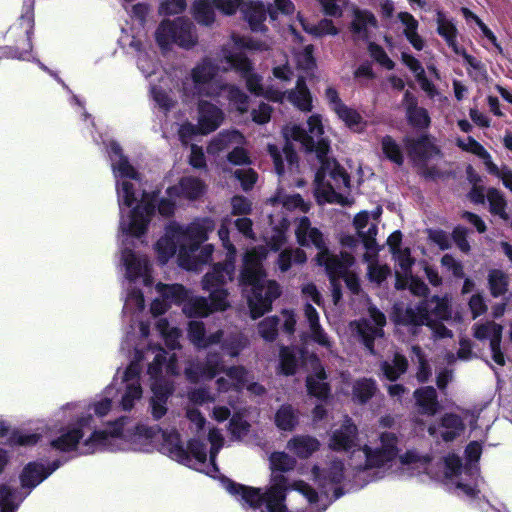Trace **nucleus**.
Instances as JSON below:
<instances>
[{
  "label": "nucleus",
  "mask_w": 512,
  "mask_h": 512,
  "mask_svg": "<svg viewBox=\"0 0 512 512\" xmlns=\"http://www.w3.org/2000/svg\"><path fill=\"white\" fill-rule=\"evenodd\" d=\"M407 123L416 130H426L431 125V118L428 110L424 107H417L405 113Z\"/></svg>",
  "instance_id": "obj_46"
},
{
  "label": "nucleus",
  "mask_w": 512,
  "mask_h": 512,
  "mask_svg": "<svg viewBox=\"0 0 512 512\" xmlns=\"http://www.w3.org/2000/svg\"><path fill=\"white\" fill-rule=\"evenodd\" d=\"M63 410H71V416H77V420L62 430L57 438L51 440L53 449L63 452L77 450L80 454H91L102 447L113 446V441L125 444V418L122 417L115 421L108 431H93L87 438H84L86 432L93 428L92 415L80 413V406L77 404H68Z\"/></svg>",
  "instance_id": "obj_1"
},
{
  "label": "nucleus",
  "mask_w": 512,
  "mask_h": 512,
  "mask_svg": "<svg viewBox=\"0 0 512 512\" xmlns=\"http://www.w3.org/2000/svg\"><path fill=\"white\" fill-rule=\"evenodd\" d=\"M395 323L403 326H427L433 327L435 320L430 317L428 309V299H422L416 305V308L407 307L405 310H399L395 316Z\"/></svg>",
  "instance_id": "obj_13"
},
{
  "label": "nucleus",
  "mask_w": 512,
  "mask_h": 512,
  "mask_svg": "<svg viewBox=\"0 0 512 512\" xmlns=\"http://www.w3.org/2000/svg\"><path fill=\"white\" fill-rule=\"evenodd\" d=\"M435 21L437 25V34L444 39L447 46L451 48L453 52H457V46H459L457 40L459 31L455 20L453 18H448L444 11L437 10Z\"/></svg>",
  "instance_id": "obj_21"
},
{
  "label": "nucleus",
  "mask_w": 512,
  "mask_h": 512,
  "mask_svg": "<svg viewBox=\"0 0 512 512\" xmlns=\"http://www.w3.org/2000/svg\"><path fill=\"white\" fill-rule=\"evenodd\" d=\"M287 99L303 112H310L312 110V96L304 77H298L296 87L288 91Z\"/></svg>",
  "instance_id": "obj_25"
},
{
  "label": "nucleus",
  "mask_w": 512,
  "mask_h": 512,
  "mask_svg": "<svg viewBox=\"0 0 512 512\" xmlns=\"http://www.w3.org/2000/svg\"><path fill=\"white\" fill-rule=\"evenodd\" d=\"M397 17L400 20V22L405 26L403 34L408 40V42L416 50H423L425 42L423 38L418 34V20L409 12H399Z\"/></svg>",
  "instance_id": "obj_27"
},
{
  "label": "nucleus",
  "mask_w": 512,
  "mask_h": 512,
  "mask_svg": "<svg viewBox=\"0 0 512 512\" xmlns=\"http://www.w3.org/2000/svg\"><path fill=\"white\" fill-rule=\"evenodd\" d=\"M223 121V112L216 105L204 103L199 108V130L200 134L207 135L214 132Z\"/></svg>",
  "instance_id": "obj_20"
},
{
  "label": "nucleus",
  "mask_w": 512,
  "mask_h": 512,
  "mask_svg": "<svg viewBox=\"0 0 512 512\" xmlns=\"http://www.w3.org/2000/svg\"><path fill=\"white\" fill-rule=\"evenodd\" d=\"M325 99L330 109L345 123L349 129H353L363 123V117L354 108L348 107L340 98L336 88L329 86L325 90Z\"/></svg>",
  "instance_id": "obj_11"
},
{
  "label": "nucleus",
  "mask_w": 512,
  "mask_h": 512,
  "mask_svg": "<svg viewBox=\"0 0 512 512\" xmlns=\"http://www.w3.org/2000/svg\"><path fill=\"white\" fill-rule=\"evenodd\" d=\"M156 351L157 353L155 354L153 361L148 365L147 369L150 381L159 378H166L163 375V369L166 362V355H168V353L161 346H157Z\"/></svg>",
  "instance_id": "obj_50"
},
{
  "label": "nucleus",
  "mask_w": 512,
  "mask_h": 512,
  "mask_svg": "<svg viewBox=\"0 0 512 512\" xmlns=\"http://www.w3.org/2000/svg\"><path fill=\"white\" fill-rule=\"evenodd\" d=\"M180 243V235L178 229L167 231L155 243V251L160 264H166L177 252Z\"/></svg>",
  "instance_id": "obj_24"
},
{
  "label": "nucleus",
  "mask_w": 512,
  "mask_h": 512,
  "mask_svg": "<svg viewBox=\"0 0 512 512\" xmlns=\"http://www.w3.org/2000/svg\"><path fill=\"white\" fill-rule=\"evenodd\" d=\"M297 461L292 456L285 452H273L270 456V467L273 474L280 472L279 474L294 470Z\"/></svg>",
  "instance_id": "obj_44"
},
{
  "label": "nucleus",
  "mask_w": 512,
  "mask_h": 512,
  "mask_svg": "<svg viewBox=\"0 0 512 512\" xmlns=\"http://www.w3.org/2000/svg\"><path fill=\"white\" fill-rule=\"evenodd\" d=\"M162 448L167 451L169 457L181 464L187 465L191 458L181 442L180 433L177 430L170 432L162 430Z\"/></svg>",
  "instance_id": "obj_19"
},
{
  "label": "nucleus",
  "mask_w": 512,
  "mask_h": 512,
  "mask_svg": "<svg viewBox=\"0 0 512 512\" xmlns=\"http://www.w3.org/2000/svg\"><path fill=\"white\" fill-rule=\"evenodd\" d=\"M313 229L311 221L307 216H303L299 219L297 227L295 229V236L297 243L301 247H309V241L307 235Z\"/></svg>",
  "instance_id": "obj_60"
},
{
  "label": "nucleus",
  "mask_w": 512,
  "mask_h": 512,
  "mask_svg": "<svg viewBox=\"0 0 512 512\" xmlns=\"http://www.w3.org/2000/svg\"><path fill=\"white\" fill-rule=\"evenodd\" d=\"M107 153L110 158L112 172L116 182L118 203L120 209V224L118 236L121 252L120 269L125 278L128 277V228L125 222V211L128 207V162L122 149L114 140H109L106 144Z\"/></svg>",
  "instance_id": "obj_3"
},
{
  "label": "nucleus",
  "mask_w": 512,
  "mask_h": 512,
  "mask_svg": "<svg viewBox=\"0 0 512 512\" xmlns=\"http://www.w3.org/2000/svg\"><path fill=\"white\" fill-rule=\"evenodd\" d=\"M222 90L227 93V99L235 105L237 111L246 113L248 111L249 97L235 84H224Z\"/></svg>",
  "instance_id": "obj_41"
},
{
  "label": "nucleus",
  "mask_w": 512,
  "mask_h": 512,
  "mask_svg": "<svg viewBox=\"0 0 512 512\" xmlns=\"http://www.w3.org/2000/svg\"><path fill=\"white\" fill-rule=\"evenodd\" d=\"M364 453L366 457L364 465L365 469L381 468L395 460L389 455V453H386L383 449H372L367 445L364 446Z\"/></svg>",
  "instance_id": "obj_40"
},
{
  "label": "nucleus",
  "mask_w": 512,
  "mask_h": 512,
  "mask_svg": "<svg viewBox=\"0 0 512 512\" xmlns=\"http://www.w3.org/2000/svg\"><path fill=\"white\" fill-rule=\"evenodd\" d=\"M224 61L229 65L223 71H234L239 77L246 76L247 73L253 72L254 62L250 59L244 51H231L228 49L223 50Z\"/></svg>",
  "instance_id": "obj_22"
},
{
  "label": "nucleus",
  "mask_w": 512,
  "mask_h": 512,
  "mask_svg": "<svg viewBox=\"0 0 512 512\" xmlns=\"http://www.w3.org/2000/svg\"><path fill=\"white\" fill-rule=\"evenodd\" d=\"M357 436V426L350 417L346 416L341 426L333 431L329 441V448L336 452L350 451L356 446Z\"/></svg>",
  "instance_id": "obj_14"
},
{
  "label": "nucleus",
  "mask_w": 512,
  "mask_h": 512,
  "mask_svg": "<svg viewBox=\"0 0 512 512\" xmlns=\"http://www.w3.org/2000/svg\"><path fill=\"white\" fill-rule=\"evenodd\" d=\"M219 67L211 58L205 57L191 71V78L196 88L210 83L218 74Z\"/></svg>",
  "instance_id": "obj_30"
},
{
  "label": "nucleus",
  "mask_w": 512,
  "mask_h": 512,
  "mask_svg": "<svg viewBox=\"0 0 512 512\" xmlns=\"http://www.w3.org/2000/svg\"><path fill=\"white\" fill-rule=\"evenodd\" d=\"M488 288L494 298L503 296L508 291V275L500 269H491L488 272Z\"/></svg>",
  "instance_id": "obj_36"
},
{
  "label": "nucleus",
  "mask_w": 512,
  "mask_h": 512,
  "mask_svg": "<svg viewBox=\"0 0 512 512\" xmlns=\"http://www.w3.org/2000/svg\"><path fill=\"white\" fill-rule=\"evenodd\" d=\"M205 182L195 176H183L177 184L169 186L166 194L170 198H184L189 201L200 199L206 192Z\"/></svg>",
  "instance_id": "obj_12"
},
{
  "label": "nucleus",
  "mask_w": 512,
  "mask_h": 512,
  "mask_svg": "<svg viewBox=\"0 0 512 512\" xmlns=\"http://www.w3.org/2000/svg\"><path fill=\"white\" fill-rule=\"evenodd\" d=\"M158 294L164 298L167 303L171 306L172 304L181 305L187 302L189 295L188 290L184 285L174 283V284H165L162 282H158L155 286Z\"/></svg>",
  "instance_id": "obj_29"
},
{
  "label": "nucleus",
  "mask_w": 512,
  "mask_h": 512,
  "mask_svg": "<svg viewBox=\"0 0 512 512\" xmlns=\"http://www.w3.org/2000/svg\"><path fill=\"white\" fill-rule=\"evenodd\" d=\"M416 404L423 415L434 416L440 409L436 389L433 386H424L413 393Z\"/></svg>",
  "instance_id": "obj_23"
},
{
  "label": "nucleus",
  "mask_w": 512,
  "mask_h": 512,
  "mask_svg": "<svg viewBox=\"0 0 512 512\" xmlns=\"http://www.w3.org/2000/svg\"><path fill=\"white\" fill-rule=\"evenodd\" d=\"M278 372L284 376H293L298 370V357L295 348L282 345L279 350Z\"/></svg>",
  "instance_id": "obj_33"
},
{
  "label": "nucleus",
  "mask_w": 512,
  "mask_h": 512,
  "mask_svg": "<svg viewBox=\"0 0 512 512\" xmlns=\"http://www.w3.org/2000/svg\"><path fill=\"white\" fill-rule=\"evenodd\" d=\"M150 388L153 393L152 398H156L161 402L168 401L169 397L174 392V385L167 378H159L150 381Z\"/></svg>",
  "instance_id": "obj_51"
},
{
  "label": "nucleus",
  "mask_w": 512,
  "mask_h": 512,
  "mask_svg": "<svg viewBox=\"0 0 512 512\" xmlns=\"http://www.w3.org/2000/svg\"><path fill=\"white\" fill-rule=\"evenodd\" d=\"M279 318L276 316L266 317L258 324L259 335L268 342H273L278 336Z\"/></svg>",
  "instance_id": "obj_53"
},
{
  "label": "nucleus",
  "mask_w": 512,
  "mask_h": 512,
  "mask_svg": "<svg viewBox=\"0 0 512 512\" xmlns=\"http://www.w3.org/2000/svg\"><path fill=\"white\" fill-rule=\"evenodd\" d=\"M160 191L154 190L152 192H143L140 202L133 207L135 213H142L144 216L152 220L156 213V203L158 202Z\"/></svg>",
  "instance_id": "obj_48"
},
{
  "label": "nucleus",
  "mask_w": 512,
  "mask_h": 512,
  "mask_svg": "<svg viewBox=\"0 0 512 512\" xmlns=\"http://www.w3.org/2000/svg\"><path fill=\"white\" fill-rule=\"evenodd\" d=\"M267 152L272 158L274 169L278 176H283L285 173V166L282 154L285 155V159L290 167L298 166L299 157L292 142L290 141L287 135H285V143L282 148V151L278 148L277 145L268 144Z\"/></svg>",
  "instance_id": "obj_16"
},
{
  "label": "nucleus",
  "mask_w": 512,
  "mask_h": 512,
  "mask_svg": "<svg viewBox=\"0 0 512 512\" xmlns=\"http://www.w3.org/2000/svg\"><path fill=\"white\" fill-rule=\"evenodd\" d=\"M138 281L151 290L154 284L153 267L147 258L138 257L130 249V285Z\"/></svg>",
  "instance_id": "obj_17"
},
{
  "label": "nucleus",
  "mask_w": 512,
  "mask_h": 512,
  "mask_svg": "<svg viewBox=\"0 0 512 512\" xmlns=\"http://www.w3.org/2000/svg\"><path fill=\"white\" fill-rule=\"evenodd\" d=\"M328 374L321 363L313 366V373L305 379L308 395L320 401H326L331 396V385L327 382Z\"/></svg>",
  "instance_id": "obj_15"
},
{
  "label": "nucleus",
  "mask_w": 512,
  "mask_h": 512,
  "mask_svg": "<svg viewBox=\"0 0 512 512\" xmlns=\"http://www.w3.org/2000/svg\"><path fill=\"white\" fill-rule=\"evenodd\" d=\"M206 329L203 322L200 321H191L188 326V337L189 340L193 343L195 347L198 349L205 339Z\"/></svg>",
  "instance_id": "obj_61"
},
{
  "label": "nucleus",
  "mask_w": 512,
  "mask_h": 512,
  "mask_svg": "<svg viewBox=\"0 0 512 512\" xmlns=\"http://www.w3.org/2000/svg\"><path fill=\"white\" fill-rule=\"evenodd\" d=\"M200 363L205 380H211L224 371L223 358L219 352H208Z\"/></svg>",
  "instance_id": "obj_39"
},
{
  "label": "nucleus",
  "mask_w": 512,
  "mask_h": 512,
  "mask_svg": "<svg viewBox=\"0 0 512 512\" xmlns=\"http://www.w3.org/2000/svg\"><path fill=\"white\" fill-rule=\"evenodd\" d=\"M213 229V222L205 219L202 223H192L189 225L185 232L179 233L180 237L187 240V243H181L179 250V264L180 266L190 269V265L186 263L188 259L187 251L191 253L196 252L200 246L208 239V233Z\"/></svg>",
  "instance_id": "obj_8"
},
{
  "label": "nucleus",
  "mask_w": 512,
  "mask_h": 512,
  "mask_svg": "<svg viewBox=\"0 0 512 512\" xmlns=\"http://www.w3.org/2000/svg\"><path fill=\"white\" fill-rule=\"evenodd\" d=\"M155 39L161 49H169L173 44L191 49L197 44L194 24L186 17L162 20L156 29Z\"/></svg>",
  "instance_id": "obj_5"
},
{
  "label": "nucleus",
  "mask_w": 512,
  "mask_h": 512,
  "mask_svg": "<svg viewBox=\"0 0 512 512\" xmlns=\"http://www.w3.org/2000/svg\"><path fill=\"white\" fill-rule=\"evenodd\" d=\"M235 258L227 256L223 262L213 264L211 271L202 278L203 290L225 288L228 282L233 281L235 275Z\"/></svg>",
  "instance_id": "obj_10"
},
{
  "label": "nucleus",
  "mask_w": 512,
  "mask_h": 512,
  "mask_svg": "<svg viewBox=\"0 0 512 512\" xmlns=\"http://www.w3.org/2000/svg\"><path fill=\"white\" fill-rule=\"evenodd\" d=\"M265 269L241 268L239 285L251 287L248 298L251 317L257 319L272 309V303L281 295L280 285L275 280L266 281Z\"/></svg>",
  "instance_id": "obj_4"
},
{
  "label": "nucleus",
  "mask_w": 512,
  "mask_h": 512,
  "mask_svg": "<svg viewBox=\"0 0 512 512\" xmlns=\"http://www.w3.org/2000/svg\"><path fill=\"white\" fill-rule=\"evenodd\" d=\"M222 483L232 496L237 497L243 505L252 509L264 506L262 512H286V498L290 489L289 480L283 474L271 476V485L264 491L261 488L247 486L223 477Z\"/></svg>",
  "instance_id": "obj_2"
},
{
  "label": "nucleus",
  "mask_w": 512,
  "mask_h": 512,
  "mask_svg": "<svg viewBox=\"0 0 512 512\" xmlns=\"http://www.w3.org/2000/svg\"><path fill=\"white\" fill-rule=\"evenodd\" d=\"M9 427L4 421H0V436L7 438V444L10 446L30 447L35 445L41 438L39 433L28 431L14 430L8 435Z\"/></svg>",
  "instance_id": "obj_28"
},
{
  "label": "nucleus",
  "mask_w": 512,
  "mask_h": 512,
  "mask_svg": "<svg viewBox=\"0 0 512 512\" xmlns=\"http://www.w3.org/2000/svg\"><path fill=\"white\" fill-rule=\"evenodd\" d=\"M233 42L241 51L244 49L251 51H265L267 49L265 42L256 40L249 36H234Z\"/></svg>",
  "instance_id": "obj_56"
},
{
  "label": "nucleus",
  "mask_w": 512,
  "mask_h": 512,
  "mask_svg": "<svg viewBox=\"0 0 512 512\" xmlns=\"http://www.w3.org/2000/svg\"><path fill=\"white\" fill-rule=\"evenodd\" d=\"M187 452L189 456L194 457L199 463L204 464L207 460L205 444L196 438H192L187 442Z\"/></svg>",
  "instance_id": "obj_64"
},
{
  "label": "nucleus",
  "mask_w": 512,
  "mask_h": 512,
  "mask_svg": "<svg viewBox=\"0 0 512 512\" xmlns=\"http://www.w3.org/2000/svg\"><path fill=\"white\" fill-rule=\"evenodd\" d=\"M56 468L57 466L52 470H46L42 464L29 463L20 476L22 487L27 488L28 491L19 499L6 485H0V512H14L19 502L30 493L31 489L40 484Z\"/></svg>",
  "instance_id": "obj_6"
},
{
  "label": "nucleus",
  "mask_w": 512,
  "mask_h": 512,
  "mask_svg": "<svg viewBox=\"0 0 512 512\" xmlns=\"http://www.w3.org/2000/svg\"><path fill=\"white\" fill-rule=\"evenodd\" d=\"M319 446V441L309 435H297L288 441V448L301 459L310 457Z\"/></svg>",
  "instance_id": "obj_31"
},
{
  "label": "nucleus",
  "mask_w": 512,
  "mask_h": 512,
  "mask_svg": "<svg viewBox=\"0 0 512 512\" xmlns=\"http://www.w3.org/2000/svg\"><path fill=\"white\" fill-rule=\"evenodd\" d=\"M376 390V383L371 378L356 380L352 388L353 397L360 404L367 403L375 395Z\"/></svg>",
  "instance_id": "obj_37"
},
{
  "label": "nucleus",
  "mask_w": 512,
  "mask_h": 512,
  "mask_svg": "<svg viewBox=\"0 0 512 512\" xmlns=\"http://www.w3.org/2000/svg\"><path fill=\"white\" fill-rule=\"evenodd\" d=\"M151 219L142 213L130 209V237H141L146 234Z\"/></svg>",
  "instance_id": "obj_52"
},
{
  "label": "nucleus",
  "mask_w": 512,
  "mask_h": 512,
  "mask_svg": "<svg viewBox=\"0 0 512 512\" xmlns=\"http://www.w3.org/2000/svg\"><path fill=\"white\" fill-rule=\"evenodd\" d=\"M307 238L309 241V246L313 245L318 250V253L316 254L315 257L321 259L323 255L327 254L328 246L325 242L324 235L320 229L313 227V229L307 235Z\"/></svg>",
  "instance_id": "obj_59"
},
{
  "label": "nucleus",
  "mask_w": 512,
  "mask_h": 512,
  "mask_svg": "<svg viewBox=\"0 0 512 512\" xmlns=\"http://www.w3.org/2000/svg\"><path fill=\"white\" fill-rule=\"evenodd\" d=\"M402 144L407 156L415 166L425 164L434 158L443 157V152L435 143V138L428 133H422L417 137L406 135L402 138Z\"/></svg>",
  "instance_id": "obj_7"
},
{
  "label": "nucleus",
  "mask_w": 512,
  "mask_h": 512,
  "mask_svg": "<svg viewBox=\"0 0 512 512\" xmlns=\"http://www.w3.org/2000/svg\"><path fill=\"white\" fill-rule=\"evenodd\" d=\"M369 27L378 28V20L375 15L368 9H354L353 19L349 26L351 33L363 41H368L370 38Z\"/></svg>",
  "instance_id": "obj_18"
},
{
  "label": "nucleus",
  "mask_w": 512,
  "mask_h": 512,
  "mask_svg": "<svg viewBox=\"0 0 512 512\" xmlns=\"http://www.w3.org/2000/svg\"><path fill=\"white\" fill-rule=\"evenodd\" d=\"M289 487V491L296 490L300 492L311 504H315L319 501L318 492L310 484L303 480L295 481L293 484L289 483Z\"/></svg>",
  "instance_id": "obj_62"
},
{
  "label": "nucleus",
  "mask_w": 512,
  "mask_h": 512,
  "mask_svg": "<svg viewBox=\"0 0 512 512\" xmlns=\"http://www.w3.org/2000/svg\"><path fill=\"white\" fill-rule=\"evenodd\" d=\"M428 309H430V315L432 314L440 320H448L451 317V308L446 296L433 295L429 297Z\"/></svg>",
  "instance_id": "obj_47"
},
{
  "label": "nucleus",
  "mask_w": 512,
  "mask_h": 512,
  "mask_svg": "<svg viewBox=\"0 0 512 512\" xmlns=\"http://www.w3.org/2000/svg\"><path fill=\"white\" fill-rule=\"evenodd\" d=\"M183 311L189 317H207L213 313L209 301L205 297L188 299L183 307Z\"/></svg>",
  "instance_id": "obj_42"
},
{
  "label": "nucleus",
  "mask_w": 512,
  "mask_h": 512,
  "mask_svg": "<svg viewBox=\"0 0 512 512\" xmlns=\"http://www.w3.org/2000/svg\"><path fill=\"white\" fill-rule=\"evenodd\" d=\"M316 264L324 267L329 280L341 279L342 276L347 274L350 267L354 265V256L347 251H340L338 255L333 254L330 249H327V254L323 255L321 259L315 257Z\"/></svg>",
  "instance_id": "obj_9"
},
{
  "label": "nucleus",
  "mask_w": 512,
  "mask_h": 512,
  "mask_svg": "<svg viewBox=\"0 0 512 512\" xmlns=\"http://www.w3.org/2000/svg\"><path fill=\"white\" fill-rule=\"evenodd\" d=\"M300 23L305 32L315 37H322L325 35L335 36L339 33L338 28L334 25L331 19H321L316 25H308L302 19H300Z\"/></svg>",
  "instance_id": "obj_45"
},
{
  "label": "nucleus",
  "mask_w": 512,
  "mask_h": 512,
  "mask_svg": "<svg viewBox=\"0 0 512 512\" xmlns=\"http://www.w3.org/2000/svg\"><path fill=\"white\" fill-rule=\"evenodd\" d=\"M381 148L385 157L392 163L402 166L404 155L400 145L390 135H385L381 139Z\"/></svg>",
  "instance_id": "obj_43"
},
{
  "label": "nucleus",
  "mask_w": 512,
  "mask_h": 512,
  "mask_svg": "<svg viewBox=\"0 0 512 512\" xmlns=\"http://www.w3.org/2000/svg\"><path fill=\"white\" fill-rule=\"evenodd\" d=\"M275 425L282 431H293L299 419L292 405L283 404L275 413Z\"/></svg>",
  "instance_id": "obj_35"
},
{
  "label": "nucleus",
  "mask_w": 512,
  "mask_h": 512,
  "mask_svg": "<svg viewBox=\"0 0 512 512\" xmlns=\"http://www.w3.org/2000/svg\"><path fill=\"white\" fill-rule=\"evenodd\" d=\"M379 439L381 444L379 448L389 453L393 459H396L399 453L398 436L393 432H382Z\"/></svg>",
  "instance_id": "obj_55"
},
{
  "label": "nucleus",
  "mask_w": 512,
  "mask_h": 512,
  "mask_svg": "<svg viewBox=\"0 0 512 512\" xmlns=\"http://www.w3.org/2000/svg\"><path fill=\"white\" fill-rule=\"evenodd\" d=\"M456 145L463 151L470 152L479 158L489 157V153L484 148V146L475 140L472 136L467 137V143L463 139L458 138L456 140Z\"/></svg>",
  "instance_id": "obj_54"
},
{
  "label": "nucleus",
  "mask_w": 512,
  "mask_h": 512,
  "mask_svg": "<svg viewBox=\"0 0 512 512\" xmlns=\"http://www.w3.org/2000/svg\"><path fill=\"white\" fill-rule=\"evenodd\" d=\"M207 291L209 292L207 299L213 313L226 311L230 307L227 288H214Z\"/></svg>",
  "instance_id": "obj_49"
},
{
  "label": "nucleus",
  "mask_w": 512,
  "mask_h": 512,
  "mask_svg": "<svg viewBox=\"0 0 512 512\" xmlns=\"http://www.w3.org/2000/svg\"><path fill=\"white\" fill-rule=\"evenodd\" d=\"M161 432L162 429L158 425L147 426L144 424H138L133 432L130 431V451L141 450L139 447L141 440H143L146 445L150 444L157 434Z\"/></svg>",
  "instance_id": "obj_32"
},
{
  "label": "nucleus",
  "mask_w": 512,
  "mask_h": 512,
  "mask_svg": "<svg viewBox=\"0 0 512 512\" xmlns=\"http://www.w3.org/2000/svg\"><path fill=\"white\" fill-rule=\"evenodd\" d=\"M487 200L489 202V210L493 215H498L503 220L508 219V214L506 212L507 201L503 195V193L494 187H490L487 189Z\"/></svg>",
  "instance_id": "obj_38"
},
{
  "label": "nucleus",
  "mask_w": 512,
  "mask_h": 512,
  "mask_svg": "<svg viewBox=\"0 0 512 512\" xmlns=\"http://www.w3.org/2000/svg\"><path fill=\"white\" fill-rule=\"evenodd\" d=\"M244 18L251 31L265 33L268 27L264 24L267 18V9L262 2H252L244 10Z\"/></svg>",
  "instance_id": "obj_26"
},
{
  "label": "nucleus",
  "mask_w": 512,
  "mask_h": 512,
  "mask_svg": "<svg viewBox=\"0 0 512 512\" xmlns=\"http://www.w3.org/2000/svg\"><path fill=\"white\" fill-rule=\"evenodd\" d=\"M187 8L186 0H164L160 3L159 14L172 16L183 13Z\"/></svg>",
  "instance_id": "obj_57"
},
{
  "label": "nucleus",
  "mask_w": 512,
  "mask_h": 512,
  "mask_svg": "<svg viewBox=\"0 0 512 512\" xmlns=\"http://www.w3.org/2000/svg\"><path fill=\"white\" fill-rule=\"evenodd\" d=\"M234 175L240 181L241 186L245 191L252 189L258 180V174L252 168L237 169L234 172Z\"/></svg>",
  "instance_id": "obj_63"
},
{
  "label": "nucleus",
  "mask_w": 512,
  "mask_h": 512,
  "mask_svg": "<svg viewBox=\"0 0 512 512\" xmlns=\"http://www.w3.org/2000/svg\"><path fill=\"white\" fill-rule=\"evenodd\" d=\"M328 175L337 184L342 183L345 187H348L350 185L349 174L344 169V167H342L340 163L334 158H332V160L329 162Z\"/></svg>",
  "instance_id": "obj_58"
},
{
  "label": "nucleus",
  "mask_w": 512,
  "mask_h": 512,
  "mask_svg": "<svg viewBox=\"0 0 512 512\" xmlns=\"http://www.w3.org/2000/svg\"><path fill=\"white\" fill-rule=\"evenodd\" d=\"M192 13L200 25L209 27L215 22V7L212 1L195 0L192 5Z\"/></svg>",
  "instance_id": "obj_34"
}]
</instances>
